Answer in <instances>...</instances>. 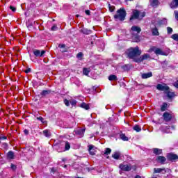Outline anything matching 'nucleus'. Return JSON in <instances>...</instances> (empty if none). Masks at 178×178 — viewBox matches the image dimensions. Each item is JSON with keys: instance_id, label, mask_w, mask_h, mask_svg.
Here are the masks:
<instances>
[{"instance_id": "39448f33", "label": "nucleus", "mask_w": 178, "mask_h": 178, "mask_svg": "<svg viewBox=\"0 0 178 178\" xmlns=\"http://www.w3.org/2000/svg\"><path fill=\"white\" fill-rule=\"evenodd\" d=\"M45 50H38L34 49L33 50V55L36 56V58H42L44 55H45Z\"/></svg>"}, {"instance_id": "c9c22d12", "label": "nucleus", "mask_w": 178, "mask_h": 178, "mask_svg": "<svg viewBox=\"0 0 178 178\" xmlns=\"http://www.w3.org/2000/svg\"><path fill=\"white\" fill-rule=\"evenodd\" d=\"M167 97H168V98H173V97H175V92H167Z\"/></svg>"}, {"instance_id": "8fccbe9b", "label": "nucleus", "mask_w": 178, "mask_h": 178, "mask_svg": "<svg viewBox=\"0 0 178 178\" xmlns=\"http://www.w3.org/2000/svg\"><path fill=\"white\" fill-rule=\"evenodd\" d=\"M174 86L176 87V88H178V80L174 83Z\"/></svg>"}, {"instance_id": "09e8293b", "label": "nucleus", "mask_w": 178, "mask_h": 178, "mask_svg": "<svg viewBox=\"0 0 178 178\" xmlns=\"http://www.w3.org/2000/svg\"><path fill=\"white\" fill-rule=\"evenodd\" d=\"M30 72H31V68H28L25 70V73H30Z\"/></svg>"}, {"instance_id": "9d476101", "label": "nucleus", "mask_w": 178, "mask_h": 178, "mask_svg": "<svg viewBox=\"0 0 178 178\" xmlns=\"http://www.w3.org/2000/svg\"><path fill=\"white\" fill-rule=\"evenodd\" d=\"M84 133H86V129H79L75 131V134L79 137H84Z\"/></svg>"}, {"instance_id": "cd10ccee", "label": "nucleus", "mask_w": 178, "mask_h": 178, "mask_svg": "<svg viewBox=\"0 0 178 178\" xmlns=\"http://www.w3.org/2000/svg\"><path fill=\"white\" fill-rule=\"evenodd\" d=\"M152 35H159V31H158V29L154 28L152 29Z\"/></svg>"}, {"instance_id": "79ce46f5", "label": "nucleus", "mask_w": 178, "mask_h": 178, "mask_svg": "<svg viewBox=\"0 0 178 178\" xmlns=\"http://www.w3.org/2000/svg\"><path fill=\"white\" fill-rule=\"evenodd\" d=\"M10 168L13 170H16V169H17V166H16V165L11 163L10 165Z\"/></svg>"}, {"instance_id": "b1692460", "label": "nucleus", "mask_w": 178, "mask_h": 178, "mask_svg": "<svg viewBox=\"0 0 178 178\" xmlns=\"http://www.w3.org/2000/svg\"><path fill=\"white\" fill-rule=\"evenodd\" d=\"M153 152H154V154H155L156 155H161V154H162V149H158V148H154V149H153Z\"/></svg>"}, {"instance_id": "7ed1b4c3", "label": "nucleus", "mask_w": 178, "mask_h": 178, "mask_svg": "<svg viewBox=\"0 0 178 178\" xmlns=\"http://www.w3.org/2000/svg\"><path fill=\"white\" fill-rule=\"evenodd\" d=\"M143 17H145V12L140 13V11L134 10L133 11V15L130 18V21L131 22L133 19H139V20H141Z\"/></svg>"}, {"instance_id": "4d7b16f0", "label": "nucleus", "mask_w": 178, "mask_h": 178, "mask_svg": "<svg viewBox=\"0 0 178 178\" xmlns=\"http://www.w3.org/2000/svg\"><path fill=\"white\" fill-rule=\"evenodd\" d=\"M65 47H66V45H65V44L61 45V48H65Z\"/></svg>"}, {"instance_id": "a211bd4d", "label": "nucleus", "mask_w": 178, "mask_h": 178, "mask_svg": "<svg viewBox=\"0 0 178 178\" xmlns=\"http://www.w3.org/2000/svg\"><path fill=\"white\" fill-rule=\"evenodd\" d=\"M141 77L142 79H149V77H152V72L142 74Z\"/></svg>"}, {"instance_id": "6ab92c4d", "label": "nucleus", "mask_w": 178, "mask_h": 178, "mask_svg": "<svg viewBox=\"0 0 178 178\" xmlns=\"http://www.w3.org/2000/svg\"><path fill=\"white\" fill-rule=\"evenodd\" d=\"M154 173H166V170H165L164 168H154Z\"/></svg>"}, {"instance_id": "ea45409f", "label": "nucleus", "mask_w": 178, "mask_h": 178, "mask_svg": "<svg viewBox=\"0 0 178 178\" xmlns=\"http://www.w3.org/2000/svg\"><path fill=\"white\" fill-rule=\"evenodd\" d=\"M64 104L66 106H70V102H69V100L67 99H64Z\"/></svg>"}, {"instance_id": "de8ad7c7", "label": "nucleus", "mask_w": 178, "mask_h": 178, "mask_svg": "<svg viewBox=\"0 0 178 178\" xmlns=\"http://www.w3.org/2000/svg\"><path fill=\"white\" fill-rule=\"evenodd\" d=\"M10 9L13 11V12H16V8L10 6Z\"/></svg>"}, {"instance_id": "052dcab7", "label": "nucleus", "mask_w": 178, "mask_h": 178, "mask_svg": "<svg viewBox=\"0 0 178 178\" xmlns=\"http://www.w3.org/2000/svg\"><path fill=\"white\" fill-rule=\"evenodd\" d=\"M167 128L169 129V128H170V127H167Z\"/></svg>"}, {"instance_id": "c85d7f7f", "label": "nucleus", "mask_w": 178, "mask_h": 178, "mask_svg": "<svg viewBox=\"0 0 178 178\" xmlns=\"http://www.w3.org/2000/svg\"><path fill=\"white\" fill-rule=\"evenodd\" d=\"M167 108H168V104L163 103L161 106V111L162 112H165V111H166Z\"/></svg>"}, {"instance_id": "9b49d317", "label": "nucleus", "mask_w": 178, "mask_h": 178, "mask_svg": "<svg viewBox=\"0 0 178 178\" xmlns=\"http://www.w3.org/2000/svg\"><path fill=\"white\" fill-rule=\"evenodd\" d=\"M167 158L168 161H176V159H178V156L173 153H170L167 155Z\"/></svg>"}, {"instance_id": "13d9d810", "label": "nucleus", "mask_w": 178, "mask_h": 178, "mask_svg": "<svg viewBox=\"0 0 178 178\" xmlns=\"http://www.w3.org/2000/svg\"><path fill=\"white\" fill-rule=\"evenodd\" d=\"M64 168H67V165H64Z\"/></svg>"}, {"instance_id": "a878e982", "label": "nucleus", "mask_w": 178, "mask_h": 178, "mask_svg": "<svg viewBox=\"0 0 178 178\" xmlns=\"http://www.w3.org/2000/svg\"><path fill=\"white\" fill-rule=\"evenodd\" d=\"M133 129L136 131V133H140L141 131V127L140 125H134Z\"/></svg>"}, {"instance_id": "4be33fe9", "label": "nucleus", "mask_w": 178, "mask_h": 178, "mask_svg": "<svg viewBox=\"0 0 178 178\" xmlns=\"http://www.w3.org/2000/svg\"><path fill=\"white\" fill-rule=\"evenodd\" d=\"M120 138L122 140V141H129V138L126 136L124 134H120Z\"/></svg>"}, {"instance_id": "4c0bfd02", "label": "nucleus", "mask_w": 178, "mask_h": 178, "mask_svg": "<svg viewBox=\"0 0 178 178\" xmlns=\"http://www.w3.org/2000/svg\"><path fill=\"white\" fill-rule=\"evenodd\" d=\"M160 24H168V19H163L161 21L159 22Z\"/></svg>"}, {"instance_id": "393cba45", "label": "nucleus", "mask_w": 178, "mask_h": 178, "mask_svg": "<svg viewBox=\"0 0 178 178\" xmlns=\"http://www.w3.org/2000/svg\"><path fill=\"white\" fill-rule=\"evenodd\" d=\"M108 80L110 81H116V80H118V76H116V75L111 74L108 76Z\"/></svg>"}, {"instance_id": "1a4fd4ad", "label": "nucleus", "mask_w": 178, "mask_h": 178, "mask_svg": "<svg viewBox=\"0 0 178 178\" xmlns=\"http://www.w3.org/2000/svg\"><path fill=\"white\" fill-rule=\"evenodd\" d=\"M119 168L121 170H123L124 172H130V170H131V167L127 164H120Z\"/></svg>"}, {"instance_id": "37998d69", "label": "nucleus", "mask_w": 178, "mask_h": 178, "mask_svg": "<svg viewBox=\"0 0 178 178\" xmlns=\"http://www.w3.org/2000/svg\"><path fill=\"white\" fill-rule=\"evenodd\" d=\"M37 120H40L42 123H45V121L42 117H38Z\"/></svg>"}, {"instance_id": "f3484780", "label": "nucleus", "mask_w": 178, "mask_h": 178, "mask_svg": "<svg viewBox=\"0 0 178 178\" xmlns=\"http://www.w3.org/2000/svg\"><path fill=\"white\" fill-rule=\"evenodd\" d=\"M7 159H15V153L13 151H9L7 153Z\"/></svg>"}, {"instance_id": "3c124183", "label": "nucleus", "mask_w": 178, "mask_h": 178, "mask_svg": "<svg viewBox=\"0 0 178 178\" xmlns=\"http://www.w3.org/2000/svg\"><path fill=\"white\" fill-rule=\"evenodd\" d=\"M55 172H56V169L54 168H51V173H55Z\"/></svg>"}, {"instance_id": "dca6fc26", "label": "nucleus", "mask_w": 178, "mask_h": 178, "mask_svg": "<svg viewBox=\"0 0 178 178\" xmlns=\"http://www.w3.org/2000/svg\"><path fill=\"white\" fill-rule=\"evenodd\" d=\"M81 33H82L83 34H86V35H88L89 34H91L92 31L90 29H87L86 28H82L80 30Z\"/></svg>"}, {"instance_id": "423d86ee", "label": "nucleus", "mask_w": 178, "mask_h": 178, "mask_svg": "<svg viewBox=\"0 0 178 178\" xmlns=\"http://www.w3.org/2000/svg\"><path fill=\"white\" fill-rule=\"evenodd\" d=\"M152 51H154V54L156 55H166L165 52L162 51V49L156 47H152L149 50V52H151Z\"/></svg>"}, {"instance_id": "f257e3e1", "label": "nucleus", "mask_w": 178, "mask_h": 178, "mask_svg": "<svg viewBox=\"0 0 178 178\" xmlns=\"http://www.w3.org/2000/svg\"><path fill=\"white\" fill-rule=\"evenodd\" d=\"M126 54L129 59H132L134 62H136V59H138V56L141 55V51L138 49V47H136L129 49V51H127Z\"/></svg>"}, {"instance_id": "f03ea898", "label": "nucleus", "mask_w": 178, "mask_h": 178, "mask_svg": "<svg viewBox=\"0 0 178 178\" xmlns=\"http://www.w3.org/2000/svg\"><path fill=\"white\" fill-rule=\"evenodd\" d=\"M114 18L116 20H120V22H123L126 18V10L122 8H120L117 11V15H114Z\"/></svg>"}, {"instance_id": "0eeeda50", "label": "nucleus", "mask_w": 178, "mask_h": 178, "mask_svg": "<svg viewBox=\"0 0 178 178\" xmlns=\"http://www.w3.org/2000/svg\"><path fill=\"white\" fill-rule=\"evenodd\" d=\"M150 58H151V56H149V54H145L140 56L138 59H135V60L136 63H138L140 62H143V60H147V59H150Z\"/></svg>"}, {"instance_id": "6e6d98bb", "label": "nucleus", "mask_w": 178, "mask_h": 178, "mask_svg": "<svg viewBox=\"0 0 178 178\" xmlns=\"http://www.w3.org/2000/svg\"><path fill=\"white\" fill-rule=\"evenodd\" d=\"M135 178H141V177L140 175H136Z\"/></svg>"}, {"instance_id": "5701e85b", "label": "nucleus", "mask_w": 178, "mask_h": 178, "mask_svg": "<svg viewBox=\"0 0 178 178\" xmlns=\"http://www.w3.org/2000/svg\"><path fill=\"white\" fill-rule=\"evenodd\" d=\"M112 158L114 159H119L120 158V152H115L114 154H112Z\"/></svg>"}, {"instance_id": "a18cd8bd", "label": "nucleus", "mask_w": 178, "mask_h": 178, "mask_svg": "<svg viewBox=\"0 0 178 178\" xmlns=\"http://www.w3.org/2000/svg\"><path fill=\"white\" fill-rule=\"evenodd\" d=\"M57 27H56V25H54L52 27H51V31H56L57 30Z\"/></svg>"}, {"instance_id": "473e14b6", "label": "nucleus", "mask_w": 178, "mask_h": 178, "mask_svg": "<svg viewBox=\"0 0 178 178\" xmlns=\"http://www.w3.org/2000/svg\"><path fill=\"white\" fill-rule=\"evenodd\" d=\"M171 38L174 40V41L178 42V33H175L171 35Z\"/></svg>"}, {"instance_id": "20e7f679", "label": "nucleus", "mask_w": 178, "mask_h": 178, "mask_svg": "<svg viewBox=\"0 0 178 178\" xmlns=\"http://www.w3.org/2000/svg\"><path fill=\"white\" fill-rule=\"evenodd\" d=\"M141 32V28L134 26L131 29V34L132 35L133 38H136V40H138V33Z\"/></svg>"}, {"instance_id": "49530a36", "label": "nucleus", "mask_w": 178, "mask_h": 178, "mask_svg": "<svg viewBox=\"0 0 178 178\" xmlns=\"http://www.w3.org/2000/svg\"><path fill=\"white\" fill-rule=\"evenodd\" d=\"M85 13L86 15H87L88 16H90L91 12L89 10H85Z\"/></svg>"}, {"instance_id": "412c9836", "label": "nucleus", "mask_w": 178, "mask_h": 178, "mask_svg": "<svg viewBox=\"0 0 178 178\" xmlns=\"http://www.w3.org/2000/svg\"><path fill=\"white\" fill-rule=\"evenodd\" d=\"M80 107L83 108V109H86V111H88V109H90V106L85 102H83L82 104H81Z\"/></svg>"}, {"instance_id": "e433bc0d", "label": "nucleus", "mask_w": 178, "mask_h": 178, "mask_svg": "<svg viewBox=\"0 0 178 178\" xmlns=\"http://www.w3.org/2000/svg\"><path fill=\"white\" fill-rule=\"evenodd\" d=\"M65 151H69V149H70V143H69L68 142L65 143Z\"/></svg>"}, {"instance_id": "aec40b11", "label": "nucleus", "mask_w": 178, "mask_h": 178, "mask_svg": "<svg viewBox=\"0 0 178 178\" xmlns=\"http://www.w3.org/2000/svg\"><path fill=\"white\" fill-rule=\"evenodd\" d=\"M170 8L172 9H175V8H178V0H174L170 3Z\"/></svg>"}, {"instance_id": "2f4dec72", "label": "nucleus", "mask_w": 178, "mask_h": 178, "mask_svg": "<svg viewBox=\"0 0 178 178\" xmlns=\"http://www.w3.org/2000/svg\"><path fill=\"white\" fill-rule=\"evenodd\" d=\"M161 130L163 131V133H170V131L168 127H161Z\"/></svg>"}, {"instance_id": "58836bf2", "label": "nucleus", "mask_w": 178, "mask_h": 178, "mask_svg": "<svg viewBox=\"0 0 178 178\" xmlns=\"http://www.w3.org/2000/svg\"><path fill=\"white\" fill-rule=\"evenodd\" d=\"M167 33L168 34H172V33H173V29L171 27H167Z\"/></svg>"}, {"instance_id": "2eb2a0df", "label": "nucleus", "mask_w": 178, "mask_h": 178, "mask_svg": "<svg viewBox=\"0 0 178 178\" xmlns=\"http://www.w3.org/2000/svg\"><path fill=\"white\" fill-rule=\"evenodd\" d=\"M88 151L90 155H95V152H97V151H95V149H94V146L92 145L88 146Z\"/></svg>"}, {"instance_id": "7c9ffc66", "label": "nucleus", "mask_w": 178, "mask_h": 178, "mask_svg": "<svg viewBox=\"0 0 178 178\" xmlns=\"http://www.w3.org/2000/svg\"><path fill=\"white\" fill-rule=\"evenodd\" d=\"M40 94L42 97H45V95H48V94H51V90H43Z\"/></svg>"}, {"instance_id": "ddd939ff", "label": "nucleus", "mask_w": 178, "mask_h": 178, "mask_svg": "<svg viewBox=\"0 0 178 178\" xmlns=\"http://www.w3.org/2000/svg\"><path fill=\"white\" fill-rule=\"evenodd\" d=\"M156 88L160 91H168V90H169V87L163 86L162 84H158Z\"/></svg>"}, {"instance_id": "c756f323", "label": "nucleus", "mask_w": 178, "mask_h": 178, "mask_svg": "<svg viewBox=\"0 0 178 178\" xmlns=\"http://www.w3.org/2000/svg\"><path fill=\"white\" fill-rule=\"evenodd\" d=\"M83 54L82 52H79L76 55V58L77 59H79V60H83Z\"/></svg>"}, {"instance_id": "c03bdc74", "label": "nucleus", "mask_w": 178, "mask_h": 178, "mask_svg": "<svg viewBox=\"0 0 178 178\" xmlns=\"http://www.w3.org/2000/svg\"><path fill=\"white\" fill-rule=\"evenodd\" d=\"M174 15L175 16L176 20H178V10H175Z\"/></svg>"}, {"instance_id": "6e6552de", "label": "nucleus", "mask_w": 178, "mask_h": 178, "mask_svg": "<svg viewBox=\"0 0 178 178\" xmlns=\"http://www.w3.org/2000/svg\"><path fill=\"white\" fill-rule=\"evenodd\" d=\"M163 117L165 122H170L173 118V114L165 112L163 113Z\"/></svg>"}, {"instance_id": "f704fd0d", "label": "nucleus", "mask_w": 178, "mask_h": 178, "mask_svg": "<svg viewBox=\"0 0 178 178\" xmlns=\"http://www.w3.org/2000/svg\"><path fill=\"white\" fill-rule=\"evenodd\" d=\"M112 152V149L111 148H106L104 150V155H109Z\"/></svg>"}, {"instance_id": "bf43d9fd", "label": "nucleus", "mask_w": 178, "mask_h": 178, "mask_svg": "<svg viewBox=\"0 0 178 178\" xmlns=\"http://www.w3.org/2000/svg\"><path fill=\"white\" fill-rule=\"evenodd\" d=\"M110 10H111V12H113V10H111V8H110Z\"/></svg>"}, {"instance_id": "680f3d73", "label": "nucleus", "mask_w": 178, "mask_h": 178, "mask_svg": "<svg viewBox=\"0 0 178 178\" xmlns=\"http://www.w3.org/2000/svg\"><path fill=\"white\" fill-rule=\"evenodd\" d=\"M107 159H109V156H107Z\"/></svg>"}, {"instance_id": "72a5a7b5", "label": "nucleus", "mask_w": 178, "mask_h": 178, "mask_svg": "<svg viewBox=\"0 0 178 178\" xmlns=\"http://www.w3.org/2000/svg\"><path fill=\"white\" fill-rule=\"evenodd\" d=\"M83 72L85 76H88V74L90 73V68H83Z\"/></svg>"}, {"instance_id": "5fc2aeb1", "label": "nucleus", "mask_w": 178, "mask_h": 178, "mask_svg": "<svg viewBox=\"0 0 178 178\" xmlns=\"http://www.w3.org/2000/svg\"><path fill=\"white\" fill-rule=\"evenodd\" d=\"M122 69H124V70H127V65H124L122 67Z\"/></svg>"}, {"instance_id": "a19ab883", "label": "nucleus", "mask_w": 178, "mask_h": 178, "mask_svg": "<svg viewBox=\"0 0 178 178\" xmlns=\"http://www.w3.org/2000/svg\"><path fill=\"white\" fill-rule=\"evenodd\" d=\"M70 102L72 106H76V105H77V102L76 100H71Z\"/></svg>"}, {"instance_id": "603ef678", "label": "nucleus", "mask_w": 178, "mask_h": 178, "mask_svg": "<svg viewBox=\"0 0 178 178\" xmlns=\"http://www.w3.org/2000/svg\"><path fill=\"white\" fill-rule=\"evenodd\" d=\"M24 134H26V136L29 135V130L24 129Z\"/></svg>"}, {"instance_id": "f8f14e48", "label": "nucleus", "mask_w": 178, "mask_h": 178, "mask_svg": "<svg viewBox=\"0 0 178 178\" xmlns=\"http://www.w3.org/2000/svg\"><path fill=\"white\" fill-rule=\"evenodd\" d=\"M156 162H158V163H161V165H163V163H165V162L166 161V158H165V156H159L156 159Z\"/></svg>"}, {"instance_id": "bb28decb", "label": "nucleus", "mask_w": 178, "mask_h": 178, "mask_svg": "<svg viewBox=\"0 0 178 178\" xmlns=\"http://www.w3.org/2000/svg\"><path fill=\"white\" fill-rule=\"evenodd\" d=\"M43 134L45 137H51V131H49V130L48 129H45L43 131Z\"/></svg>"}, {"instance_id": "4468645a", "label": "nucleus", "mask_w": 178, "mask_h": 178, "mask_svg": "<svg viewBox=\"0 0 178 178\" xmlns=\"http://www.w3.org/2000/svg\"><path fill=\"white\" fill-rule=\"evenodd\" d=\"M149 3L152 8H157L158 5H159V1L158 0H150Z\"/></svg>"}, {"instance_id": "864d4df0", "label": "nucleus", "mask_w": 178, "mask_h": 178, "mask_svg": "<svg viewBox=\"0 0 178 178\" xmlns=\"http://www.w3.org/2000/svg\"><path fill=\"white\" fill-rule=\"evenodd\" d=\"M6 138H8L6 136H1L0 137V140H6Z\"/></svg>"}]
</instances>
